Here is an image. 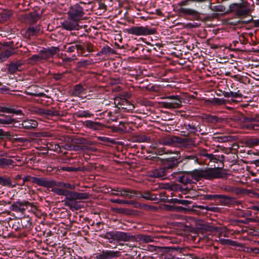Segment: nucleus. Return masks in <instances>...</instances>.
Instances as JSON below:
<instances>
[{"label": "nucleus", "mask_w": 259, "mask_h": 259, "mask_svg": "<svg viewBox=\"0 0 259 259\" xmlns=\"http://www.w3.org/2000/svg\"><path fill=\"white\" fill-rule=\"evenodd\" d=\"M227 174L221 168H207L205 169H196L188 173V175H184L179 177V182L184 184H191L192 179L199 181L202 179L213 180L226 177Z\"/></svg>", "instance_id": "nucleus-1"}, {"label": "nucleus", "mask_w": 259, "mask_h": 259, "mask_svg": "<svg viewBox=\"0 0 259 259\" xmlns=\"http://www.w3.org/2000/svg\"><path fill=\"white\" fill-rule=\"evenodd\" d=\"M65 196L66 197L64 200V205L71 210H77L81 208V206L76 200L86 199L88 198L89 194L67 190Z\"/></svg>", "instance_id": "nucleus-2"}, {"label": "nucleus", "mask_w": 259, "mask_h": 259, "mask_svg": "<svg viewBox=\"0 0 259 259\" xmlns=\"http://www.w3.org/2000/svg\"><path fill=\"white\" fill-rule=\"evenodd\" d=\"M124 31L129 34L135 35H147L153 34L155 33V29L150 28L148 26H133L125 29Z\"/></svg>", "instance_id": "nucleus-3"}, {"label": "nucleus", "mask_w": 259, "mask_h": 259, "mask_svg": "<svg viewBox=\"0 0 259 259\" xmlns=\"http://www.w3.org/2000/svg\"><path fill=\"white\" fill-rule=\"evenodd\" d=\"M167 101L162 102L163 107L167 109H176L182 106L183 98L180 96H168L165 98Z\"/></svg>", "instance_id": "nucleus-4"}, {"label": "nucleus", "mask_w": 259, "mask_h": 259, "mask_svg": "<svg viewBox=\"0 0 259 259\" xmlns=\"http://www.w3.org/2000/svg\"><path fill=\"white\" fill-rule=\"evenodd\" d=\"M111 195L116 196H120L125 198L131 199L136 195L135 191L128 189H111Z\"/></svg>", "instance_id": "nucleus-5"}, {"label": "nucleus", "mask_w": 259, "mask_h": 259, "mask_svg": "<svg viewBox=\"0 0 259 259\" xmlns=\"http://www.w3.org/2000/svg\"><path fill=\"white\" fill-rule=\"evenodd\" d=\"M68 14L70 18L78 21L84 15V13L83 8L80 5L76 4L70 8Z\"/></svg>", "instance_id": "nucleus-6"}, {"label": "nucleus", "mask_w": 259, "mask_h": 259, "mask_svg": "<svg viewBox=\"0 0 259 259\" xmlns=\"http://www.w3.org/2000/svg\"><path fill=\"white\" fill-rule=\"evenodd\" d=\"M6 153L0 155V168L8 169H12L16 165V162L11 159L10 156L5 157Z\"/></svg>", "instance_id": "nucleus-7"}, {"label": "nucleus", "mask_w": 259, "mask_h": 259, "mask_svg": "<svg viewBox=\"0 0 259 259\" xmlns=\"http://www.w3.org/2000/svg\"><path fill=\"white\" fill-rule=\"evenodd\" d=\"M231 119L238 123H247L251 122H259V116L246 117L241 113H237L234 114Z\"/></svg>", "instance_id": "nucleus-8"}, {"label": "nucleus", "mask_w": 259, "mask_h": 259, "mask_svg": "<svg viewBox=\"0 0 259 259\" xmlns=\"http://www.w3.org/2000/svg\"><path fill=\"white\" fill-rule=\"evenodd\" d=\"M60 51L58 47H51L48 48H44L40 51V54L42 60H47L54 56Z\"/></svg>", "instance_id": "nucleus-9"}, {"label": "nucleus", "mask_w": 259, "mask_h": 259, "mask_svg": "<svg viewBox=\"0 0 259 259\" xmlns=\"http://www.w3.org/2000/svg\"><path fill=\"white\" fill-rule=\"evenodd\" d=\"M28 205L32 206V204L27 201H17L12 204L11 209L12 211L16 212L23 213Z\"/></svg>", "instance_id": "nucleus-10"}, {"label": "nucleus", "mask_w": 259, "mask_h": 259, "mask_svg": "<svg viewBox=\"0 0 259 259\" xmlns=\"http://www.w3.org/2000/svg\"><path fill=\"white\" fill-rule=\"evenodd\" d=\"M120 253L117 251L113 250H103L100 253L96 254L97 259H111L114 257H118Z\"/></svg>", "instance_id": "nucleus-11"}, {"label": "nucleus", "mask_w": 259, "mask_h": 259, "mask_svg": "<svg viewBox=\"0 0 259 259\" xmlns=\"http://www.w3.org/2000/svg\"><path fill=\"white\" fill-rule=\"evenodd\" d=\"M105 237L106 238L112 239L117 240L118 241H126L128 239V236L127 234L124 232H108L106 234Z\"/></svg>", "instance_id": "nucleus-12"}, {"label": "nucleus", "mask_w": 259, "mask_h": 259, "mask_svg": "<svg viewBox=\"0 0 259 259\" xmlns=\"http://www.w3.org/2000/svg\"><path fill=\"white\" fill-rule=\"evenodd\" d=\"M62 27L67 30L78 29V21L73 19L69 18L62 23Z\"/></svg>", "instance_id": "nucleus-13"}, {"label": "nucleus", "mask_w": 259, "mask_h": 259, "mask_svg": "<svg viewBox=\"0 0 259 259\" xmlns=\"http://www.w3.org/2000/svg\"><path fill=\"white\" fill-rule=\"evenodd\" d=\"M230 9L231 11H235L236 14L238 16H241L247 15L249 11L241 7L240 4L234 3L230 5Z\"/></svg>", "instance_id": "nucleus-14"}, {"label": "nucleus", "mask_w": 259, "mask_h": 259, "mask_svg": "<svg viewBox=\"0 0 259 259\" xmlns=\"http://www.w3.org/2000/svg\"><path fill=\"white\" fill-rule=\"evenodd\" d=\"M82 45L83 42L80 41H75L71 43V46L66 49V51L69 53H72L76 51L78 55H81V54H82Z\"/></svg>", "instance_id": "nucleus-15"}, {"label": "nucleus", "mask_w": 259, "mask_h": 259, "mask_svg": "<svg viewBox=\"0 0 259 259\" xmlns=\"http://www.w3.org/2000/svg\"><path fill=\"white\" fill-rule=\"evenodd\" d=\"M14 53L15 50L13 47L3 48L2 51L0 52V62H3L6 61Z\"/></svg>", "instance_id": "nucleus-16"}, {"label": "nucleus", "mask_w": 259, "mask_h": 259, "mask_svg": "<svg viewBox=\"0 0 259 259\" xmlns=\"http://www.w3.org/2000/svg\"><path fill=\"white\" fill-rule=\"evenodd\" d=\"M166 153H174L170 150H167L165 152ZM175 154V156L174 157H170L167 159V161H169L170 163L168 165L167 167L168 168H172L173 167H176L178 165L179 163L180 162L178 161V160L181 157V155L178 151H177L174 153Z\"/></svg>", "instance_id": "nucleus-17"}, {"label": "nucleus", "mask_w": 259, "mask_h": 259, "mask_svg": "<svg viewBox=\"0 0 259 259\" xmlns=\"http://www.w3.org/2000/svg\"><path fill=\"white\" fill-rule=\"evenodd\" d=\"M203 119L206 122L210 123H222L224 119L221 117H219L216 115H213L211 114H204L203 117Z\"/></svg>", "instance_id": "nucleus-18"}, {"label": "nucleus", "mask_w": 259, "mask_h": 259, "mask_svg": "<svg viewBox=\"0 0 259 259\" xmlns=\"http://www.w3.org/2000/svg\"><path fill=\"white\" fill-rule=\"evenodd\" d=\"M86 127L93 130H102L104 127V125L101 122L88 120L85 122Z\"/></svg>", "instance_id": "nucleus-19"}, {"label": "nucleus", "mask_w": 259, "mask_h": 259, "mask_svg": "<svg viewBox=\"0 0 259 259\" xmlns=\"http://www.w3.org/2000/svg\"><path fill=\"white\" fill-rule=\"evenodd\" d=\"M40 31V26H30L25 32V37L30 38L31 36L37 35Z\"/></svg>", "instance_id": "nucleus-20"}, {"label": "nucleus", "mask_w": 259, "mask_h": 259, "mask_svg": "<svg viewBox=\"0 0 259 259\" xmlns=\"http://www.w3.org/2000/svg\"><path fill=\"white\" fill-rule=\"evenodd\" d=\"M0 185L8 188H14L17 186V184L16 183L13 184L9 177L0 176Z\"/></svg>", "instance_id": "nucleus-21"}, {"label": "nucleus", "mask_w": 259, "mask_h": 259, "mask_svg": "<svg viewBox=\"0 0 259 259\" xmlns=\"http://www.w3.org/2000/svg\"><path fill=\"white\" fill-rule=\"evenodd\" d=\"M38 125L37 121L33 119H27L23 121L22 123V127L27 130H32L35 128Z\"/></svg>", "instance_id": "nucleus-22"}, {"label": "nucleus", "mask_w": 259, "mask_h": 259, "mask_svg": "<svg viewBox=\"0 0 259 259\" xmlns=\"http://www.w3.org/2000/svg\"><path fill=\"white\" fill-rule=\"evenodd\" d=\"M22 65L20 61L12 62L8 68V71L10 74H14L19 70V68Z\"/></svg>", "instance_id": "nucleus-23"}, {"label": "nucleus", "mask_w": 259, "mask_h": 259, "mask_svg": "<svg viewBox=\"0 0 259 259\" xmlns=\"http://www.w3.org/2000/svg\"><path fill=\"white\" fill-rule=\"evenodd\" d=\"M180 12L184 15H190L194 17H199L200 15V13L198 11L190 8H181L180 9Z\"/></svg>", "instance_id": "nucleus-24"}, {"label": "nucleus", "mask_w": 259, "mask_h": 259, "mask_svg": "<svg viewBox=\"0 0 259 259\" xmlns=\"http://www.w3.org/2000/svg\"><path fill=\"white\" fill-rule=\"evenodd\" d=\"M36 184L40 186L49 187L52 186L53 182L47 180L45 178H37Z\"/></svg>", "instance_id": "nucleus-25"}, {"label": "nucleus", "mask_w": 259, "mask_h": 259, "mask_svg": "<svg viewBox=\"0 0 259 259\" xmlns=\"http://www.w3.org/2000/svg\"><path fill=\"white\" fill-rule=\"evenodd\" d=\"M42 109L43 108H40L34 105L29 106L28 107V110L31 114H36L40 116H42Z\"/></svg>", "instance_id": "nucleus-26"}, {"label": "nucleus", "mask_w": 259, "mask_h": 259, "mask_svg": "<svg viewBox=\"0 0 259 259\" xmlns=\"http://www.w3.org/2000/svg\"><path fill=\"white\" fill-rule=\"evenodd\" d=\"M93 48L94 46L91 43L89 42H83L82 54H81V55L87 56L88 55L85 54V50H87L88 52L91 53L94 51Z\"/></svg>", "instance_id": "nucleus-27"}, {"label": "nucleus", "mask_w": 259, "mask_h": 259, "mask_svg": "<svg viewBox=\"0 0 259 259\" xmlns=\"http://www.w3.org/2000/svg\"><path fill=\"white\" fill-rule=\"evenodd\" d=\"M209 9L212 11L219 13H225L226 10V7L223 5H212L211 4L209 6Z\"/></svg>", "instance_id": "nucleus-28"}, {"label": "nucleus", "mask_w": 259, "mask_h": 259, "mask_svg": "<svg viewBox=\"0 0 259 259\" xmlns=\"http://www.w3.org/2000/svg\"><path fill=\"white\" fill-rule=\"evenodd\" d=\"M234 200V198L227 195H223L222 198L220 200V202L224 205H229L231 204Z\"/></svg>", "instance_id": "nucleus-29"}, {"label": "nucleus", "mask_w": 259, "mask_h": 259, "mask_svg": "<svg viewBox=\"0 0 259 259\" xmlns=\"http://www.w3.org/2000/svg\"><path fill=\"white\" fill-rule=\"evenodd\" d=\"M59 112L56 110H51L50 109H45L43 108L42 112V116L48 115L50 116H60Z\"/></svg>", "instance_id": "nucleus-30"}, {"label": "nucleus", "mask_w": 259, "mask_h": 259, "mask_svg": "<svg viewBox=\"0 0 259 259\" xmlns=\"http://www.w3.org/2000/svg\"><path fill=\"white\" fill-rule=\"evenodd\" d=\"M165 170L163 168L155 169L153 171L152 176L154 178H162L166 176Z\"/></svg>", "instance_id": "nucleus-31"}, {"label": "nucleus", "mask_w": 259, "mask_h": 259, "mask_svg": "<svg viewBox=\"0 0 259 259\" xmlns=\"http://www.w3.org/2000/svg\"><path fill=\"white\" fill-rule=\"evenodd\" d=\"M140 197L149 200H156L157 199L156 195L151 193L149 191L144 192Z\"/></svg>", "instance_id": "nucleus-32"}, {"label": "nucleus", "mask_w": 259, "mask_h": 259, "mask_svg": "<svg viewBox=\"0 0 259 259\" xmlns=\"http://www.w3.org/2000/svg\"><path fill=\"white\" fill-rule=\"evenodd\" d=\"M183 129H185L188 131V135L191 133H195L198 131L196 126L190 124H184Z\"/></svg>", "instance_id": "nucleus-33"}, {"label": "nucleus", "mask_w": 259, "mask_h": 259, "mask_svg": "<svg viewBox=\"0 0 259 259\" xmlns=\"http://www.w3.org/2000/svg\"><path fill=\"white\" fill-rule=\"evenodd\" d=\"M75 115L78 118H82V117H91L93 114L88 110L83 111V110H79L76 112L75 113Z\"/></svg>", "instance_id": "nucleus-34"}, {"label": "nucleus", "mask_w": 259, "mask_h": 259, "mask_svg": "<svg viewBox=\"0 0 259 259\" xmlns=\"http://www.w3.org/2000/svg\"><path fill=\"white\" fill-rule=\"evenodd\" d=\"M138 238L143 243H149L154 241V238L150 235H141L139 236Z\"/></svg>", "instance_id": "nucleus-35"}, {"label": "nucleus", "mask_w": 259, "mask_h": 259, "mask_svg": "<svg viewBox=\"0 0 259 259\" xmlns=\"http://www.w3.org/2000/svg\"><path fill=\"white\" fill-rule=\"evenodd\" d=\"M246 144L249 147H253L259 145V139L250 138L246 140Z\"/></svg>", "instance_id": "nucleus-36"}, {"label": "nucleus", "mask_w": 259, "mask_h": 259, "mask_svg": "<svg viewBox=\"0 0 259 259\" xmlns=\"http://www.w3.org/2000/svg\"><path fill=\"white\" fill-rule=\"evenodd\" d=\"M84 91L83 87L80 84H78L75 85L72 91L73 94L75 96H78Z\"/></svg>", "instance_id": "nucleus-37"}, {"label": "nucleus", "mask_w": 259, "mask_h": 259, "mask_svg": "<svg viewBox=\"0 0 259 259\" xmlns=\"http://www.w3.org/2000/svg\"><path fill=\"white\" fill-rule=\"evenodd\" d=\"M253 122H247L244 125V128L248 130H253L255 131L259 130V121L256 122V123H254Z\"/></svg>", "instance_id": "nucleus-38"}, {"label": "nucleus", "mask_w": 259, "mask_h": 259, "mask_svg": "<svg viewBox=\"0 0 259 259\" xmlns=\"http://www.w3.org/2000/svg\"><path fill=\"white\" fill-rule=\"evenodd\" d=\"M224 95L225 97L227 98H241L242 97V95L240 93L239 91H238L237 92H225Z\"/></svg>", "instance_id": "nucleus-39"}, {"label": "nucleus", "mask_w": 259, "mask_h": 259, "mask_svg": "<svg viewBox=\"0 0 259 259\" xmlns=\"http://www.w3.org/2000/svg\"><path fill=\"white\" fill-rule=\"evenodd\" d=\"M114 50L111 49L108 46H104L101 50L99 52V54L102 55H109L111 54H113Z\"/></svg>", "instance_id": "nucleus-40"}, {"label": "nucleus", "mask_w": 259, "mask_h": 259, "mask_svg": "<svg viewBox=\"0 0 259 259\" xmlns=\"http://www.w3.org/2000/svg\"><path fill=\"white\" fill-rule=\"evenodd\" d=\"M27 19L31 23H35L39 19V17L36 12H32L29 14Z\"/></svg>", "instance_id": "nucleus-41"}, {"label": "nucleus", "mask_w": 259, "mask_h": 259, "mask_svg": "<svg viewBox=\"0 0 259 259\" xmlns=\"http://www.w3.org/2000/svg\"><path fill=\"white\" fill-rule=\"evenodd\" d=\"M25 93L30 96L39 97H46L48 98V96L44 93H38L37 92H33L29 90L25 91Z\"/></svg>", "instance_id": "nucleus-42"}, {"label": "nucleus", "mask_w": 259, "mask_h": 259, "mask_svg": "<svg viewBox=\"0 0 259 259\" xmlns=\"http://www.w3.org/2000/svg\"><path fill=\"white\" fill-rule=\"evenodd\" d=\"M160 142L164 145H172L175 143V141L170 137H165L162 138Z\"/></svg>", "instance_id": "nucleus-43"}, {"label": "nucleus", "mask_w": 259, "mask_h": 259, "mask_svg": "<svg viewBox=\"0 0 259 259\" xmlns=\"http://www.w3.org/2000/svg\"><path fill=\"white\" fill-rule=\"evenodd\" d=\"M56 185L58 187H64L72 190H73L75 188V186L74 185H72L70 184V183H66L64 182H59Z\"/></svg>", "instance_id": "nucleus-44"}, {"label": "nucleus", "mask_w": 259, "mask_h": 259, "mask_svg": "<svg viewBox=\"0 0 259 259\" xmlns=\"http://www.w3.org/2000/svg\"><path fill=\"white\" fill-rule=\"evenodd\" d=\"M30 63H34L42 60L40 53L38 55H33L29 59Z\"/></svg>", "instance_id": "nucleus-45"}, {"label": "nucleus", "mask_w": 259, "mask_h": 259, "mask_svg": "<svg viewBox=\"0 0 259 259\" xmlns=\"http://www.w3.org/2000/svg\"><path fill=\"white\" fill-rule=\"evenodd\" d=\"M67 190L58 188H53L52 189V191L57 195L65 196Z\"/></svg>", "instance_id": "nucleus-46"}, {"label": "nucleus", "mask_w": 259, "mask_h": 259, "mask_svg": "<svg viewBox=\"0 0 259 259\" xmlns=\"http://www.w3.org/2000/svg\"><path fill=\"white\" fill-rule=\"evenodd\" d=\"M60 169L63 171H77L81 170L80 167H73L70 166H62L61 167Z\"/></svg>", "instance_id": "nucleus-47"}, {"label": "nucleus", "mask_w": 259, "mask_h": 259, "mask_svg": "<svg viewBox=\"0 0 259 259\" xmlns=\"http://www.w3.org/2000/svg\"><path fill=\"white\" fill-rule=\"evenodd\" d=\"M110 201L113 203H118V204H133L132 201H129L127 200H121L119 199H110Z\"/></svg>", "instance_id": "nucleus-48"}, {"label": "nucleus", "mask_w": 259, "mask_h": 259, "mask_svg": "<svg viewBox=\"0 0 259 259\" xmlns=\"http://www.w3.org/2000/svg\"><path fill=\"white\" fill-rule=\"evenodd\" d=\"M1 116L2 117V119L3 120H7L8 121L7 123H6V124H11L15 122V119L12 118L11 116L5 115L2 113Z\"/></svg>", "instance_id": "nucleus-49"}, {"label": "nucleus", "mask_w": 259, "mask_h": 259, "mask_svg": "<svg viewBox=\"0 0 259 259\" xmlns=\"http://www.w3.org/2000/svg\"><path fill=\"white\" fill-rule=\"evenodd\" d=\"M202 156L205 157L206 158L208 159L210 161L216 162L218 159L217 158L215 155H214L212 154H208L206 153H202Z\"/></svg>", "instance_id": "nucleus-50"}, {"label": "nucleus", "mask_w": 259, "mask_h": 259, "mask_svg": "<svg viewBox=\"0 0 259 259\" xmlns=\"http://www.w3.org/2000/svg\"><path fill=\"white\" fill-rule=\"evenodd\" d=\"M127 125H128V123L124 122H120L118 126V130L124 132H128V130L127 129Z\"/></svg>", "instance_id": "nucleus-51"}, {"label": "nucleus", "mask_w": 259, "mask_h": 259, "mask_svg": "<svg viewBox=\"0 0 259 259\" xmlns=\"http://www.w3.org/2000/svg\"><path fill=\"white\" fill-rule=\"evenodd\" d=\"M65 149L68 150H72L75 151L80 149V147L79 146H76L72 144H66L65 146Z\"/></svg>", "instance_id": "nucleus-52"}, {"label": "nucleus", "mask_w": 259, "mask_h": 259, "mask_svg": "<svg viewBox=\"0 0 259 259\" xmlns=\"http://www.w3.org/2000/svg\"><path fill=\"white\" fill-rule=\"evenodd\" d=\"M211 103L213 105H222L225 103V102L223 99H219V98H214L211 101Z\"/></svg>", "instance_id": "nucleus-53"}, {"label": "nucleus", "mask_w": 259, "mask_h": 259, "mask_svg": "<svg viewBox=\"0 0 259 259\" xmlns=\"http://www.w3.org/2000/svg\"><path fill=\"white\" fill-rule=\"evenodd\" d=\"M98 140L100 141H102L104 142H107V143H113L114 141L113 140H111V139L106 137H99L98 138Z\"/></svg>", "instance_id": "nucleus-54"}, {"label": "nucleus", "mask_w": 259, "mask_h": 259, "mask_svg": "<svg viewBox=\"0 0 259 259\" xmlns=\"http://www.w3.org/2000/svg\"><path fill=\"white\" fill-rule=\"evenodd\" d=\"M138 141L141 142H147L150 141V138L146 136H141L138 137Z\"/></svg>", "instance_id": "nucleus-55"}, {"label": "nucleus", "mask_w": 259, "mask_h": 259, "mask_svg": "<svg viewBox=\"0 0 259 259\" xmlns=\"http://www.w3.org/2000/svg\"><path fill=\"white\" fill-rule=\"evenodd\" d=\"M63 73H54L53 74V78L56 81L61 79L63 77Z\"/></svg>", "instance_id": "nucleus-56"}, {"label": "nucleus", "mask_w": 259, "mask_h": 259, "mask_svg": "<svg viewBox=\"0 0 259 259\" xmlns=\"http://www.w3.org/2000/svg\"><path fill=\"white\" fill-rule=\"evenodd\" d=\"M222 241L223 242L224 244H228L232 246H235L236 243L235 241L230 239H224Z\"/></svg>", "instance_id": "nucleus-57"}, {"label": "nucleus", "mask_w": 259, "mask_h": 259, "mask_svg": "<svg viewBox=\"0 0 259 259\" xmlns=\"http://www.w3.org/2000/svg\"><path fill=\"white\" fill-rule=\"evenodd\" d=\"M30 176H26L23 178V182L22 183H16L17 185L22 186L24 185L25 182L30 181Z\"/></svg>", "instance_id": "nucleus-58"}, {"label": "nucleus", "mask_w": 259, "mask_h": 259, "mask_svg": "<svg viewBox=\"0 0 259 259\" xmlns=\"http://www.w3.org/2000/svg\"><path fill=\"white\" fill-rule=\"evenodd\" d=\"M219 141L220 142H226L230 140V137L228 136H221L218 137Z\"/></svg>", "instance_id": "nucleus-59"}, {"label": "nucleus", "mask_w": 259, "mask_h": 259, "mask_svg": "<svg viewBox=\"0 0 259 259\" xmlns=\"http://www.w3.org/2000/svg\"><path fill=\"white\" fill-rule=\"evenodd\" d=\"M183 159L194 160H197L196 157L194 155H185L182 156Z\"/></svg>", "instance_id": "nucleus-60"}, {"label": "nucleus", "mask_w": 259, "mask_h": 259, "mask_svg": "<svg viewBox=\"0 0 259 259\" xmlns=\"http://www.w3.org/2000/svg\"><path fill=\"white\" fill-rule=\"evenodd\" d=\"M11 111L10 113H13L16 115H21L22 114V111L21 110H15L14 108L11 107Z\"/></svg>", "instance_id": "nucleus-61"}, {"label": "nucleus", "mask_w": 259, "mask_h": 259, "mask_svg": "<svg viewBox=\"0 0 259 259\" xmlns=\"http://www.w3.org/2000/svg\"><path fill=\"white\" fill-rule=\"evenodd\" d=\"M13 42H6L3 44V48H8L13 47Z\"/></svg>", "instance_id": "nucleus-62"}, {"label": "nucleus", "mask_w": 259, "mask_h": 259, "mask_svg": "<svg viewBox=\"0 0 259 259\" xmlns=\"http://www.w3.org/2000/svg\"><path fill=\"white\" fill-rule=\"evenodd\" d=\"M183 209H184V208H183L181 206H179V207H169V208H168V209L169 210H176V211H181Z\"/></svg>", "instance_id": "nucleus-63"}, {"label": "nucleus", "mask_w": 259, "mask_h": 259, "mask_svg": "<svg viewBox=\"0 0 259 259\" xmlns=\"http://www.w3.org/2000/svg\"><path fill=\"white\" fill-rule=\"evenodd\" d=\"M78 63L79 64V65L81 67H84V66H85L90 64V63L89 62V61L88 60L81 61L79 62Z\"/></svg>", "instance_id": "nucleus-64"}]
</instances>
